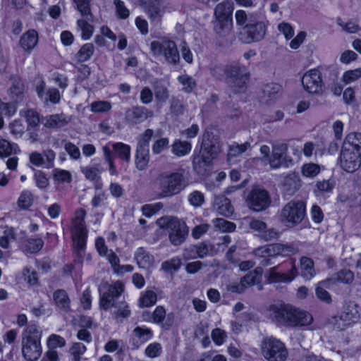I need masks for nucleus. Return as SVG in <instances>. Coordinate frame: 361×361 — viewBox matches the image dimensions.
Instances as JSON below:
<instances>
[{"label": "nucleus", "instance_id": "obj_1", "mask_svg": "<svg viewBox=\"0 0 361 361\" xmlns=\"http://www.w3.org/2000/svg\"><path fill=\"white\" fill-rule=\"evenodd\" d=\"M42 333L36 326H29L22 334V353L27 361H36L42 355Z\"/></svg>", "mask_w": 361, "mask_h": 361}, {"label": "nucleus", "instance_id": "obj_2", "mask_svg": "<svg viewBox=\"0 0 361 361\" xmlns=\"http://www.w3.org/2000/svg\"><path fill=\"white\" fill-rule=\"evenodd\" d=\"M157 225L169 231L170 241L174 245L181 244L188 234V228L185 222L176 217H161L157 221Z\"/></svg>", "mask_w": 361, "mask_h": 361}, {"label": "nucleus", "instance_id": "obj_3", "mask_svg": "<svg viewBox=\"0 0 361 361\" xmlns=\"http://www.w3.org/2000/svg\"><path fill=\"white\" fill-rule=\"evenodd\" d=\"M233 8L228 2L218 4L214 8V30L221 36L227 35L233 27Z\"/></svg>", "mask_w": 361, "mask_h": 361}, {"label": "nucleus", "instance_id": "obj_4", "mask_svg": "<svg viewBox=\"0 0 361 361\" xmlns=\"http://www.w3.org/2000/svg\"><path fill=\"white\" fill-rule=\"evenodd\" d=\"M226 82L235 93L244 92L249 80V73L246 67L238 65L231 66L225 70Z\"/></svg>", "mask_w": 361, "mask_h": 361}, {"label": "nucleus", "instance_id": "obj_5", "mask_svg": "<svg viewBox=\"0 0 361 361\" xmlns=\"http://www.w3.org/2000/svg\"><path fill=\"white\" fill-rule=\"evenodd\" d=\"M305 210L306 206L302 201L288 202L281 210V220L287 226L293 227L302 221Z\"/></svg>", "mask_w": 361, "mask_h": 361}, {"label": "nucleus", "instance_id": "obj_6", "mask_svg": "<svg viewBox=\"0 0 361 361\" xmlns=\"http://www.w3.org/2000/svg\"><path fill=\"white\" fill-rule=\"evenodd\" d=\"M150 50L156 56H164L169 63L176 64L179 61L180 57L176 45L170 39H162L152 42Z\"/></svg>", "mask_w": 361, "mask_h": 361}, {"label": "nucleus", "instance_id": "obj_7", "mask_svg": "<svg viewBox=\"0 0 361 361\" xmlns=\"http://www.w3.org/2000/svg\"><path fill=\"white\" fill-rule=\"evenodd\" d=\"M298 271L293 260H289L281 267H274L266 275L269 283H288L297 276Z\"/></svg>", "mask_w": 361, "mask_h": 361}, {"label": "nucleus", "instance_id": "obj_8", "mask_svg": "<svg viewBox=\"0 0 361 361\" xmlns=\"http://www.w3.org/2000/svg\"><path fill=\"white\" fill-rule=\"evenodd\" d=\"M85 212L82 209L78 210L75 217L73 220L71 235L74 247L78 252L82 251L86 245L87 231L84 226V217Z\"/></svg>", "mask_w": 361, "mask_h": 361}, {"label": "nucleus", "instance_id": "obj_9", "mask_svg": "<svg viewBox=\"0 0 361 361\" xmlns=\"http://www.w3.org/2000/svg\"><path fill=\"white\" fill-rule=\"evenodd\" d=\"M297 309L288 304L274 305L270 307L269 314L283 325L295 326Z\"/></svg>", "mask_w": 361, "mask_h": 361}, {"label": "nucleus", "instance_id": "obj_10", "mask_svg": "<svg viewBox=\"0 0 361 361\" xmlns=\"http://www.w3.org/2000/svg\"><path fill=\"white\" fill-rule=\"evenodd\" d=\"M99 290L100 292L99 307L101 309L108 310L114 306V300L123 291V286L118 281L111 285L104 283L99 286Z\"/></svg>", "mask_w": 361, "mask_h": 361}, {"label": "nucleus", "instance_id": "obj_11", "mask_svg": "<svg viewBox=\"0 0 361 361\" xmlns=\"http://www.w3.org/2000/svg\"><path fill=\"white\" fill-rule=\"evenodd\" d=\"M262 353L269 361H284L288 355L283 343L273 338H265L263 341Z\"/></svg>", "mask_w": 361, "mask_h": 361}, {"label": "nucleus", "instance_id": "obj_12", "mask_svg": "<svg viewBox=\"0 0 361 361\" xmlns=\"http://www.w3.org/2000/svg\"><path fill=\"white\" fill-rule=\"evenodd\" d=\"M162 197H169L180 192L183 188V178L179 173H164L159 178Z\"/></svg>", "mask_w": 361, "mask_h": 361}, {"label": "nucleus", "instance_id": "obj_13", "mask_svg": "<svg viewBox=\"0 0 361 361\" xmlns=\"http://www.w3.org/2000/svg\"><path fill=\"white\" fill-rule=\"evenodd\" d=\"M304 90L310 94L319 95L323 92L324 81L321 71L317 68L310 69L302 78Z\"/></svg>", "mask_w": 361, "mask_h": 361}, {"label": "nucleus", "instance_id": "obj_14", "mask_svg": "<svg viewBox=\"0 0 361 361\" xmlns=\"http://www.w3.org/2000/svg\"><path fill=\"white\" fill-rule=\"evenodd\" d=\"M293 252L292 247L289 246H285L280 244L268 245L257 248L255 251V255L257 257L267 259L262 262L264 265H268L271 264L270 259L273 257L276 256H288Z\"/></svg>", "mask_w": 361, "mask_h": 361}, {"label": "nucleus", "instance_id": "obj_15", "mask_svg": "<svg viewBox=\"0 0 361 361\" xmlns=\"http://www.w3.org/2000/svg\"><path fill=\"white\" fill-rule=\"evenodd\" d=\"M287 151L288 145L286 144L281 143L273 146L272 154L269 159L271 169L288 168L293 165V160L286 155Z\"/></svg>", "mask_w": 361, "mask_h": 361}, {"label": "nucleus", "instance_id": "obj_16", "mask_svg": "<svg viewBox=\"0 0 361 361\" xmlns=\"http://www.w3.org/2000/svg\"><path fill=\"white\" fill-rule=\"evenodd\" d=\"M141 3L152 23L161 20L166 11L163 0H141Z\"/></svg>", "mask_w": 361, "mask_h": 361}, {"label": "nucleus", "instance_id": "obj_17", "mask_svg": "<svg viewBox=\"0 0 361 361\" xmlns=\"http://www.w3.org/2000/svg\"><path fill=\"white\" fill-rule=\"evenodd\" d=\"M247 202L250 209L259 212L268 207L270 204V197L266 190L255 188L250 194Z\"/></svg>", "mask_w": 361, "mask_h": 361}, {"label": "nucleus", "instance_id": "obj_18", "mask_svg": "<svg viewBox=\"0 0 361 361\" xmlns=\"http://www.w3.org/2000/svg\"><path fill=\"white\" fill-rule=\"evenodd\" d=\"M361 154L359 152L342 149L340 155V166L348 173L357 170L360 166Z\"/></svg>", "mask_w": 361, "mask_h": 361}, {"label": "nucleus", "instance_id": "obj_19", "mask_svg": "<svg viewBox=\"0 0 361 361\" xmlns=\"http://www.w3.org/2000/svg\"><path fill=\"white\" fill-rule=\"evenodd\" d=\"M245 31L247 34V38L245 40L246 43L258 42L265 36L266 23L262 20L255 19L253 23L247 25Z\"/></svg>", "mask_w": 361, "mask_h": 361}, {"label": "nucleus", "instance_id": "obj_20", "mask_svg": "<svg viewBox=\"0 0 361 361\" xmlns=\"http://www.w3.org/2000/svg\"><path fill=\"white\" fill-rule=\"evenodd\" d=\"M214 159L213 154L206 147H202L198 154H195L193 166L195 170L199 173L206 171Z\"/></svg>", "mask_w": 361, "mask_h": 361}, {"label": "nucleus", "instance_id": "obj_21", "mask_svg": "<svg viewBox=\"0 0 361 361\" xmlns=\"http://www.w3.org/2000/svg\"><path fill=\"white\" fill-rule=\"evenodd\" d=\"M80 170L85 178L93 183L97 190L102 189L103 186L100 176L102 171L97 166H82Z\"/></svg>", "mask_w": 361, "mask_h": 361}, {"label": "nucleus", "instance_id": "obj_22", "mask_svg": "<svg viewBox=\"0 0 361 361\" xmlns=\"http://www.w3.org/2000/svg\"><path fill=\"white\" fill-rule=\"evenodd\" d=\"M262 270L261 268H256L253 271L250 272L244 276L241 281L240 284L238 286H231L230 290L233 292H242L247 286L255 285L259 279L262 277Z\"/></svg>", "mask_w": 361, "mask_h": 361}, {"label": "nucleus", "instance_id": "obj_23", "mask_svg": "<svg viewBox=\"0 0 361 361\" xmlns=\"http://www.w3.org/2000/svg\"><path fill=\"white\" fill-rule=\"evenodd\" d=\"M342 149L359 152L361 154V133H349L344 140Z\"/></svg>", "mask_w": 361, "mask_h": 361}, {"label": "nucleus", "instance_id": "obj_24", "mask_svg": "<svg viewBox=\"0 0 361 361\" xmlns=\"http://www.w3.org/2000/svg\"><path fill=\"white\" fill-rule=\"evenodd\" d=\"M44 89L45 83L44 81H41L37 85L36 91L39 97L44 101H47L49 99L54 104H56L60 101L61 95L58 90L53 88L50 89L47 92H45Z\"/></svg>", "mask_w": 361, "mask_h": 361}, {"label": "nucleus", "instance_id": "obj_25", "mask_svg": "<svg viewBox=\"0 0 361 361\" xmlns=\"http://www.w3.org/2000/svg\"><path fill=\"white\" fill-rule=\"evenodd\" d=\"M38 35L35 30L26 32L20 38V44L26 51H30L37 44Z\"/></svg>", "mask_w": 361, "mask_h": 361}, {"label": "nucleus", "instance_id": "obj_26", "mask_svg": "<svg viewBox=\"0 0 361 361\" xmlns=\"http://www.w3.org/2000/svg\"><path fill=\"white\" fill-rule=\"evenodd\" d=\"M41 122L48 128H60L66 125L68 120L63 114H54L42 118Z\"/></svg>", "mask_w": 361, "mask_h": 361}, {"label": "nucleus", "instance_id": "obj_27", "mask_svg": "<svg viewBox=\"0 0 361 361\" xmlns=\"http://www.w3.org/2000/svg\"><path fill=\"white\" fill-rule=\"evenodd\" d=\"M20 152L18 146L0 136V157L4 158Z\"/></svg>", "mask_w": 361, "mask_h": 361}, {"label": "nucleus", "instance_id": "obj_28", "mask_svg": "<svg viewBox=\"0 0 361 361\" xmlns=\"http://www.w3.org/2000/svg\"><path fill=\"white\" fill-rule=\"evenodd\" d=\"M250 228L262 233V237L266 240H271L277 236V233L274 230L265 231L266 224L259 220H252L250 223Z\"/></svg>", "mask_w": 361, "mask_h": 361}, {"label": "nucleus", "instance_id": "obj_29", "mask_svg": "<svg viewBox=\"0 0 361 361\" xmlns=\"http://www.w3.org/2000/svg\"><path fill=\"white\" fill-rule=\"evenodd\" d=\"M215 207L219 214L229 216L233 212V208L228 199L224 197H219L215 199Z\"/></svg>", "mask_w": 361, "mask_h": 361}, {"label": "nucleus", "instance_id": "obj_30", "mask_svg": "<svg viewBox=\"0 0 361 361\" xmlns=\"http://www.w3.org/2000/svg\"><path fill=\"white\" fill-rule=\"evenodd\" d=\"M300 273L305 280H310L315 275L314 262L310 258L305 257L301 258Z\"/></svg>", "mask_w": 361, "mask_h": 361}, {"label": "nucleus", "instance_id": "obj_31", "mask_svg": "<svg viewBox=\"0 0 361 361\" xmlns=\"http://www.w3.org/2000/svg\"><path fill=\"white\" fill-rule=\"evenodd\" d=\"M157 300L156 293L152 290H147L140 293L138 300V306L141 308L149 307L155 305Z\"/></svg>", "mask_w": 361, "mask_h": 361}, {"label": "nucleus", "instance_id": "obj_32", "mask_svg": "<svg viewBox=\"0 0 361 361\" xmlns=\"http://www.w3.org/2000/svg\"><path fill=\"white\" fill-rule=\"evenodd\" d=\"M135 259L140 268H148L153 263L154 258L143 248L140 247L135 252Z\"/></svg>", "mask_w": 361, "mask_h": 361}, {"label": "nucleus", "instance_id": "obj_33", "mask_svg": "<svg viewBox=\"0 0 361 361\" xmlns=\"http://www.w3.org/2000/svg\"><path fill=\"white\" fill-rule=\"evenodd\" d=\"M172 153L177 157H183L190 153L192 149V145L188 141H182L176 140L173 143Z\"/></svg>", "mask_w": 361, "mask_h": 361}, {"label": "nucleus", "instance_id": "obj_34", "mask_svg": "<svg viewBox=\"0 0 361 361\" xmlns=\"http://www.w3.org/2000/svg\"><path fill=\"white\" fill-rule=\"evenodd\" d=\"M235 19L237 25L246 29L248 25L253 23L255 17L252 13L247 14L244 10L239 9L235 13Z\"/></svg>", "mask_w": 361, "mask_h": 361}, {"label": "nucleus", "instance_id": "obj_35", "mask_svg": "<svg viewBox=\"0 0 361 361\" xmlns=\"http://www.w3.org/2000/svg\"><path fill=\"white\" fill-rule=\"evenodd\" d=\"M110 148L112 147L115 154L120 159L128 161L130 159V147L124 143L117 142L114 144L109 143Z\"/></svg>", "mask_w": 361, "mask_h": 361}, {"label": "nucleus", "instance_id": "obj_36", "mask_svg": "<svg viewBox=\"0 0 361 361\" xmlns=\"http://www.w3.org/2000/svg\"><path fill=\"white\" fill-rule=\"evenodd\" d=\"M109 262L111 264L114 271L117 274H123L125 273L130 272L133 271V267L131 265L119 264V259L115 253L110 254L109 257Z\"/></svg>", "mask_w": 361, "mask_h": 361}, {"label": "nucleus", "instance_id": "obj_37", "mask_svg": "<svg viewBox=\"0 0 361 361\" xmlns=\"http://www.w3.org/2000/svg\"><path fill=\"white\" fill-rule=\"evenodd\" d=\"M360 317L359 310L355 304H350L348 306L347 310L343 312L341 316V319L350 324L358 320Z\"/></svg>", "mask_w": 361, "mask_h": 361}, {"label": "nucleus", "instance_id": "obj_38", "mask_svg": "<svg viewBox=\"0 0 361 361\" xmlns=\"http://www.w3.org/2000/svg\"><path fill=\"white\" fill-rule=\"evenodd\" d=\"M248 148H250V144L248 142H245L241 145L233 144L229 147V150L228 153V161L231 164H234L235 160L233 158L238 157L243 152H245Z\"/></svg>", "mask_w": 361, "mask_h": 361}, {"label": "nucleus", "instance_id": "obj_39", "mask_svg": "<svg viewBox=\"0 0 361 361\" xmlns=\"http://www.w3.org/2000/svg\"><path fill=\"white\" fill-rule=\"evenodd\" d=\"M166 315L165 309L161 306L155 308L152 314L146 312L143 314L144 321L154 323H161Z\"/></svg>", "mask_w": 361, "mask_h": 361}, {"label": "nucleus", "instance_id": "obj_40", "mask_svg": "<svg viewBox=\"0 0 361 361\" xmlns=\"http://www.w3.org/2000/svg\"><path fill=\"white\" fill-rule=\"evenodd\" d=\"M149 162V151L147 149L139 148L137 150L135 165L138 170H145Z\"/></svg>", "mask_w": 361, "mask_h": 361}, {"label": "nucleus", "instance_id": "obj_41", "mask_svg": "<svg viewBox=\"0 0 361 361\" xmlns=\"http://www.w3.org/2000/svg\"><path fill=\"white\" fill-rule=\"evenodd\" d=\"M320 166L314 163H305L301 167V173L302 176L307 178H314L320 173Z\"/></svg>", "mask_w": 361, "mask_h": 361}, {"label": "nucleus", "instance_id": "obj_42", "mask_svg": "<svg viewBox=\"0 0 361 361\" xmlns=\"http://www.w3.org/2000/svg\"><path fill=\"white\" fill-rule=\"evenodd\" d=\"M17 111V106L13 103H5L0 99V129L4 125V119L1 115L8 117L13 116Z\"/></svg>", "mask_w": 361, "mask_h": 361}, {"label": "nucleus", "instance_id": "obj_43", "mask_svg": "<svg viewBox=\"0 0 361 361\" xmlns=\"http://www.w3.org/2000/svg\"><path fill=\"white\" fill-rule=\"evenodd\" d=\"M53 179L56 184L69 183L72 180V176L67 170L55 169L53 171Z\"/></svg>", "mask_w": 361, "mask_h": 361}, {"label": "nucleus", "instance_id": "obj_44", "mask_svg": "<svg viewBox=\"0 0 361 361\" xmlns=\"http://www.w3.org/2000/svg\"><path fill=\"white\" fill-rule=\"evenodd\" d=\"M331 282V279L322 281L319 283L317 288H316V295L317 297L321 300L322 301L329 303L331 301V296L329 293L324 288H329L330 283Z\"/></svg>", "mask_w": 361, "mask_h": 361}, {"label": "nucleus", "instance_id": "obj_45", "mask_svg": "<svg viewBox=\"0 0 361 361\" xmlns=\"http://www.w3.org/2000/svg\"><path fill=\"white\" fill-rule=\"evenodd\" d=\"M94 51V48L92 44L87 43L82 46L78 52L77 53L75 58L79 62H85L88 61L92 56Z\"/></svg>", "mask_w": 361, "mask_h": 361}, {"label": "nucleus", "instance_id": "obj_46", "mask_svg": "<svg viewBox=\"0 0 361 361\" xmlns=\"http://www.w3.org/2000/svg\"><path fill=\"white\" fill-rule=\"evenodd\" d=\"M361 78V68H357L345 71L341 77V81L345 85H350Z\"/></svg>", "mask_w": 361, "mask_h": 361}, {"label": "nucleus", "instance_id": "obj_47", "mask_svg": "<svg viewBox=\"0 0 361 361\" xmlns=\"http://www.w3.org/2000/svg\"><path fill=\"white\" fill-rule=\"evenodd\" d=\"M20 116L25 118L27 126L30 127H35L40 122L38 114L33 109L20 111Z\"/></svg>", "mask_w": 361, "mask_h": 361}, {"label": "nucleus", "instance_id": "obj_48", "mask_svg": "<svg viewBox=\"0 0 361 361\" xmlns=\"http://www.w3.org/2000/svg\"><path fill=\"white\" fill-rule=\"evenodd\" d=\"M34 202L32 194L28 190H23L18 200V206L23 209H28L32 206Z\"/></svg>", "mask_w": 361, "mask_h": 361}, {"label": "nucleus", "instance_id": "obj_49", "mask_svg": "<svg viewBox=\"0 0 361 361\" xmlns=\"http://www.w3.org/2000/svg\"><path fill=\"white\" fill-rule=\"evenodd\" d=\"M54 300L56 305L62 310H67L69 307V299L64 290H57L54 294Z\"/></svg>", "mask_w": 361, "mask_h": 361}, {"label": "nucleus", "instance_id": "obj_50", "mask_svg": "<svg viewBox=\"0 0 361 361\" xmlns=\"http://www.w3.org/2000/svg\"><path fill=\"white\" fill-rule=\"evenodd\" d=\"M66 345V340L59 335L52 334L47 340V347L48 349L55 350L63 348Z\"/></svg>", "mask_w": 361, "mask_h": 361}, {"label": "nucleus", "instance_id": "obj_51", "mask_svg": "<svg viewBox=\"0 0 361 361\" xmlns=\"http://www.w3.org/2000/svg\"><path fill=\"white\" fill-rule=\"evenodd\" d=\"M302 152L306 157H310L313 154H322L323 149L320 147L318 142L313 143L312 142H307L304 145Z\"/></svg>", "mask_w": 361, "mask_h": 361}, {"label": "nucleus", "instance_id": "obj_52", "mask_svg": "<svg viewBox=\"0 0 361 361\" xmlns=\"http://www.w3.org/2000/svg\"><path fill=\"white\" fill-rule=\"evenodd\" d=\"M78 26L81 30V38L83 40L90 39L94 32V27L92 25L87 23L84 20H78L77 22Z\"/></svg>", "mask_w": 361, "mask_h": 361}, {"label": "nucleus", "instance_id": "obj_53", "mask_svg": "<svg viewBox=\"0 0 361 361\" xmlns=\"http://www.w3.org/2000/svg\"><path fill=\"white\" fill-rule=\"evenodd\" d=\"M214 227L222 232H232L235 229V225L224 219L219 218L213 221Z\"/></svg>", "mask_w": 361, "mask_h": 361}, {"label": "nucleus", "instance_id": "obj_54", "mask_svg": "<svg viewBox=\"0 0 361 361\" xmlns=\"http://www.w3.org/2000/svg\"><path fill=\"white\" fill-rule=\"evenodd\" d=\"M9 129L15 137H18L25 132L26 128L20 120L16 119L9 124Z\"/></svg>", "mask_w": 361, "mask_h": 361}, {"label": "nucleus", "instance_id": "obj_55", "mask_svg": "<svg viewBox=\"0 0 361 361\" xmlns=\"http://www.w3.org/2000/svg\"><path fill=\"white\" fill-rule=\"evenodd\" d=\"M297 314L295 326H307L312 323V317L309 312L297 309Z\"/></svg>", "mask_w": 361, "mask_h": 361}, {"label": "nucleus", "instance_id": "obj_56", "mask_svg": "<svg viewBox=\"0 0 361 361\" xmlns=\"http://www.w3.org/2000/svg\"><path fill=\"white\" fill-rule=\"evenodd\" d=\"M95 247L99 255L106 257L108 261L110 254L114 253L112 250H108L105 245L104 239L102 237L96 239Z\"/></svg>", "mask_w": 361, "mask_h": 361}, {"label": "nucleus", "instance_id": "obj_57", "mask_svg": "<svg viewBox=\"0 0 361 361\" xmlns=\"http://www.w3.org/2000/svg\"><path fill=\"white\" fill-rule=\"evenodd\" d=\"M181 265V261L179 258L175 257L164 262L161 265L162 269L169 273L176 272L179 269Z\"/></svg>", "mask_w": 361, "mask_h": 361}, {"label": "nucleus", "instance_id": "obj_58", "mask_svg": "<svg viewBox=\"0 0 361 361\" xmlns=\"http://www.w3.org/2000/svg\"><path fill=\"white\" fill-rule=\"evenodd\" d=\"M111 109V104L107 101H96L90 104V110L94 113L109 111Z\"/></svg>", "mask_w": 361, "mask_h": 361}, {"label": "nucleus", "instance_id": "obj_59", "mask_svg": "<svg viewBox=\"0 0 361 361\" xmlns=\"http://www.w3.org/2000/svg\"><path fill=\"white\" fill-rule=\"evenodd\" d=\"M116 16L121 19H126L130 16V11L126 8L124 2L121 0H114Z\"/></svg>", "mask_w": 361, "mask_h": 361}, {"label": "nucleus", "instance_id": "obj_60", "mask_svg": "<svg viewBox=\"0 0 361 361\" xmlns=\"http://www.w3.org/2000/svg\"><path fill=\"white\" fill-rule=\"evenodd\" d=\"M115 312V318L121 322L123 319L128 318L130 314V310L126 302H121L117 307Z\"/></svg>", "mask_w": 361, "mask_h": 361}, {"label": "nucleus", "instance_id": "obj_61", "mask_svg": "<svg viewBox=\"0 0 361 361\" xmlns=\"http://www.w3.org/2000/svg\"><path fill=\"white\" fill-rule=\"evenodd\" d=\"M179 82L183 85L185 92H190L195 87V80L187 75H182L178 78Z\"/></svg>", "mask_w": 361, "mask_h": 361}, {"label": "nucleus", "instance_id": "obj_62", "mask_svg": "<svg viewBox=\"0 0 361 361\" xmlns=\"http://www.w3.org/2000/svg\"><path fill=\"white\" fill-rule=\"evenodd\" d=\"M212 338L216 345H221L224 343L227 334L225 331L219 328L213 329L211 334Z\"/></svg>", "mask_w": 361, "mask_h": 361}, {"label": "nucleus", "instance_id": "obj_63", "mask_svg": "<svg viewBox=\"0 0 361 361\" xmlns=\"http://www.w3.org/2000/svg\"><path fill=\"white\" fill-rule=\"evenodd\" d=\"M162 348L158 343H152L145 348V355L150 358H155L161 355Z\"/></svg>", "mask_w": 361, "mask_h": 361}, {"label": "nucleus", "instance_id": "obj_64", "mask_svg": "<svg viewBox=\"0 0 361 361\" xmlns=\"http://www.w3.org/2000/svg\"><path fill=\"white\" fill-rule=\"evenodd\" d=\"M161 207L162 206L161 203L149 204L142 206L141 210L144 216L150 218L157 214L161 209Z\"/></svg>", "mask_w": 361, "mask_h": 361}]
</instances>
